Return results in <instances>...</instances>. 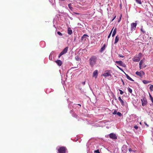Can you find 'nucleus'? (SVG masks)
Returning a JSON list of instances; mask_svg holds the SVG:
<instances>
[{
  "mask_svg": "<svg viewBox=\"0 0 153 153\" xmlns=\"http://www.w3.org/2000/svg\"><path fill=\"white\" fill-rule=\"evenodd\" d=\"M68 6L69 9L71 10H73V8L71 7V4H69L68 5Z\"/></svg>",
  "mask_w": 153,
  "mask_h": 153,
  "instance_id": "412c9836",
  "label": "nucleus"
},
{
  "mask_svg": "<svg viewBox=\"0 0 153 153\" xmlns=\"http://www.w3.org/2000/svg\"><path fill=\"white\" fill-rule=\"evenodd\" d=\"M105 45L104 44L103 45V46L101 48L100 51L101 52H102V51H103L105 49Z\"/></svg>",
  "mask_w": 153,
  "mask_h": 153,
  "instance_id": "dca6fc26",
  "label": "nucleus"
},
{
  "mask_svg": "<svg viewBox=\"0 0 153 153\" xmlns=\"http://www.w3.org/2000/svg\"><path fill=\"white\" fill-rule=\"evenodd\" d=\"M140 59V58L139 57L135 56L132 59V60L134 62H139Z\"/></svg>",
  "mask_w": 153,
  "mask_h": 153,
  "instance_id": "6e6552de",
  "label": "nucleus"
},
{
  "mask_svg": "<svg viewBox=\"0 0 153 153\" xmlns=\"http://www.w3.org/2000/svg\"><path fill=\"white\" fill-rule=\"evenodd\" d=\"M119 91H120V94H123V92L121 90L119 89Z\"/></svg>",
  "mask_w": 153,
  "mask_h": 153,
  "instance_id": "c85d7f7f",
  "label": "nucleus"
},
{
  "mask_svg": "<svg viewBox=\"0 0 153 153\" xmlns=\"http://www.w3.org/2000/svg\"><path fill=\"white\" fill-rule=\"evenodd\" d=\"M139 68L140 69H141V65H140H140H139Z\"/></svg>",
  "mask_w": 153,
  "mask_h": 153,
  "instance_id": "a18cd8bd",
  "label": "nucleus"
},
{
  "mask_svg": "<svg viewBox=\"0 0 153 153\" xmlns=\"http://www.w3.org/2000/svg\"><path fill=\"white\" fill-rule=\"evenodd\" d=\"M75 58H76V60H77V61H78L79 60V59L78 58V56H76Z\"/></svg>",
  "mask_w": 153,
  "mask_h": 153,
  "instance_id": "f704fd0d",
  "label": "nucleus"
},
{
  "mask_svg": "<svg viewBox=\"0 0 153 153\" xmlns=\"http://www.w3.org/2000/svg\"><path fill=\"white\" fill-rule=\"evenodd\" d=\"M117 114L119 117H120L122 115V114L120 112H117Z\"/></svg>",
  "mask_w": 153,
  "mask_h": 153,
  "instance_id": "bb28decb",
  "label": "nucleus"
},
{
  "mask_svg": "<svg viewBox=\"0 0 153 153\" xmlns=\"http://www.w3.org/2000/svg\"><path fill=\"white\" fill-rule=\"evenodd\" d=\"M141 30L142 31V29H141Z\"/></svg>",
  "mask_w": 153,
  "mask_h": 153,
  "instance_id": "864d4df0",
  "label": "nucleus"
},
{
  "mask_svg": "<svg viewBox=\"0 0 153 153\" xmlns=\"http://www.w3.org/2000/svg\"><path fill=\"white\" fill-rule=\"evenodd\" d=\"M119 37L118 36H116L115 38V40L114 43L115 44H116L119 41Z\"/></svg>",
  "mask_w": 153,
  "mask_h": 153,
  "instance_id": "2eb2a0df",
  "label": "nucleus"
},
{
  "mask_svg": "<svg viewBox=\"0 0 153 153\" xmlns=\"http://www.w3.org/2000/svg\"><path fill=\"white\" fill-rule=\"evenodd\" d=\"M68 47H65L61 52V53L63 55L66 53L68 51Z\"/></svg>",
  "mask_w": 153,
  "mask_h": 153,
  "instance_id": "9d476101",
  "label": "nucleus"
},
{
  "mask_svg": "<svg viewBox=\"0 0 153 153\" xmlns=\"http://www.w3.org/2000/svg\"><path fill=\"white\" fill-rule=\"evenodd\" d=\"M116 63L121 66L123 64V62L121 61H116Z\"/></svg>",
  "mask_w": 153,
  "mask_h": 153,
  "instance_id": "6ab92c4d",
  "label": "nucleus"
},
{
  "mask_svg": "<svg viewBox=\"0 0 153 153\" xmlns=\"http://www.w3.org/2000/svg\"><path fill=\"white\" fill-rule=\"evenodd\" d=\"M116 30H117V29L116 28H115L114 29V31H113L112 34V37H114L116 33Z\"/></svg>",
  "mask_w": 153,
  "mask_h": 153,
  "instance_id": "a211bd4d",
  "label": "nucleus"
},
{
  "mask_svg": "<svg viewBox=\"0 0 153 153\" xmlns=\"http://www.w3.org/2000/svg\"><path fill=\"white\" fill-rule=\"evenodd\" d=\"M121 66H122L123 67H124L125 66V64L123 63V64L122 65H121Z\"/></svg>",
  "mask_w": 153,
  "mask_h": 153,
  "instance_id": "58836bf2",
  "label": "nucleus"
},
{
  "mask_svg": "<svg viewBox=\"0 0 153 153\" xmlns=\"http://www.w3.org/2000/svg\"><path fill=\"white\" fill-rule=\"evenodd\" d=\"M82 84L83 85H85V81H84V82H82Z\"/></svg>",
  "mask_w": 153,
  "mask_h": 153,
  "instance_id": "a19ab883",
  "label": "nucleus"
},
{
  "mask_svg": "<svg viewBox=\"0 0 153 153\" xmlns=\"http://www.w3.org/2000/svg\"><path fill=\"white\" fill-rule=\"evenodd\" d=\"M150 98L151 100V101L153 103V98L151 95H150Z\"/></svg>",
  "mask_w": 153,
  "mask_h": 153,
  "instance_id": "7c9ffc66",
  "label": "nucleus"
},
{
  "mask_svg": "<svg viewBox=\"0 0 153 153\" xmlns=\"http://www.w3.org/2000/svg\"><path fill=\"white\" fill-rule=\"evenodd\" d=\"M122 99H121V97H118V100L120 101V100H121Z\"/></svg>",
  "mask_w": 153,
  "mask_h": 153,
  "instance_id": "ea45409f",
  "label": "nucleus"
},
{
  "mask_svg": "<svg viewBox=\"0 0 153 153\" xmlns=\"http://www.w3.org/2000/svg\"><path fill=\"white\" fill-rule=\"evenodd\" d=\"M103 75L105 77H107L109 76H111V74L109 72H107L104 73L103 74Z\"/></svg>",
  "mask_w": 153,
  "mask_h": 153,
  "instance_id": "f8f14e48",
  "label": "nucleus"
},
{
  "mask_svg": "<svg viewBox=\"0 0 153 153\" xmlns=\"http://www.w3.org/2000/svg\"><path fill=\"white\" fill-rule=\"evenodd\" d=\"M135 74L141 78H142L143 75H145L144 72L142 71H141L139 72L137 71Z\"/></svg>",
  "mask_w": 153,
  "mask_h": 153,
  "instance_id": "7ed1b4c3",
  "label": "nucleus"
},
{
  "mask_svg": "<svg viewBox=\"0 0 153 153\" xmlns=\"http://www.w3.org/2000/svg\"><path fill=\"white\" fill-rule=\"evenodd\" d=\"M74 13L75 14H79L78 13Z\"/></svg>",
  "mask_w": 153,
  "mask_h": 153,
  "instance_id": "37998d69",
  "label": "nucleus"
},
{
  "mask_svg": "<svg viewBox=\"0 0 153 153\" xmlns=\"http://www.w3.org/2000/svg\"><path fill=\"white\" fill-rule=\"evenodd\" d=\"M128 150L127 146L126 145H123L122 148V153H126Z\"/></svg>",
  "mask_w": 153,
  "mask_h": 153,
  "instance_id": "20e7f679",
  "label": "nucleus"
},
{
  "mask_svg": "<svg viewBox=\"0 0 153 153\" xmlns=\"http://www.w3.org/2000/svg\"><path fill=\"white\" fill-rule=\"evenodd\" d=\"M129 152H131V151H132V150L131 149H129Z\"/></svg>",
  "mask_w": 153,
  "mask_h": 153,
  "instance_id": "79ce46f5",
  "label": "nucleus"
},
{
  "mask_svg": "<svg viewBox=\"0 0 153 153\" xmlns=\"http://www.w3.org/2000/svg\"><path fill=\"white\" fill-rule=\"evenodd\" d=\"M94 152L96 153H100V152H99V150H95Z\"/></svg>",
  "mask_w": 153,
  "mask_h": 153,
  "instance_id": "72a5a7b5",
  "label": "nucleus"
},
{
  "mask_svg": "<svg viewBox=\"0 0 153 153\" xmlns=\"http://www.w3.org/2000/svg\"><path fill=\"white\" fill-rule=\"evenodd\" d=\"M97 58L95 56H92L89 59V64L92 67H93L96 64Z\"/></svg>",
  "mask_w": 153,
  "mask_h": 153,
  "instance_id": "f257e3e1",
  "label": "nucleus"
},
{
  "mask_svg": "<svg viewBox=\"0 0 153 153\" xmlns=\"http://www.w3.org/2000/svg\"><path fill=\"white\" fill-rule=\"evenodd\" d=\"M134 128L136 129H137L138 128V127L137 126H134Z\"/></svg>",
  "mask_w": 153,
  "mask_h": 153,
  "instance_id": "e433bc0d",
  "label": "nucleus"
},
{
  "mask_svg": "<svg viewBox=\"0 0 153 153\" xmlns=\"http://www.w3.org/2000/svg\"><path fill=\"white\" fill-rule=\"evenodd\" d=\"M121 19V18H120V19H119V21H118V22H120V20Z\"/></svg>",
  "mask_w": 153,
  "mask_h": 153,
  "instance_id": "49530a36",
  "label": "nucleus"
},
{
  "mask_svg": "<svg viewBox=\"0 0 153 153\" xmlns=\"http://www.w3.org/2000/svg\"><path fill=\"white\" fill-rule=\"evenodd\" d=\"M109 136L111 138L113 139H116L117 138V136L115 134L111 133L109 134Z\"/></svg>",
  "mask_w": 153,
  "mask_h": 153,
  "instance_id": "0eeeda50",
  "label": "nucleus"
},
{
  "mask_svg": "<svg viewBox=\"0 0 153 153\" xmlns=\"http://www.w3.org/2000/svg\"><path fill=\"white\" fill-rule=\"evenodd\" d=\"M98 75V70H96L94 71L93 74V76L96 78Z\"/></svg>",
  "mask_w": 153,
  "mask_h": 153,
  "instance_id": "1a4fd4ad",
  "label": "nucleus"
},
{
  "mask_svg": "<svg viewBox=\"0 0 153 153\" xmlns=\"http://www.w3.org/2000/svg\"><path fill=\"white\" fill-rule=\"evenodd\" d=\"M144 58L143 59H142L140 61V62H139V65L140 66V65H142L143 63L144 62Z\"/></svg>",
  "mask_w": 153,
  "mask_h": 153,
  "instance_id": "aec40b11",
  "label": "nucleus"
},
{
  "mask_svg": "<svg viewBox=\"0 0 153 153\" xmlns=\"http://www.w3.org/2000/svg\"><path fill=\"white\" fill-rule=\"evenodd\" d=\"M139 56H142V53H140L138 54Z\"/></svg>",
  "mask_w": 153,
  "mask_h": 153,
  "instance_id": "4c0bfd02",
  "label": "nucleus"
},
{
  "mask_svg": "<svg viewBox=\"0 0 153 153\" xmlns=\"http://www.w3.org/2000/svg\"><path fill=\"white\" fill-rule=\"evenodd\" d=\"M62 55H63L62 54L61 52L58 56V58H59L60 57V56Z\"/></svg>",
  "mask_w": 153,
  "mask_h": 153,
  "instance_id": "473e14b6",
  "label": "nucleus"
},
{
  "mask_svg": "<svg viewBox=\"0 0 153 153\" xmlns=\"http://www.w3.org/2000/svg\"><path fill=\"white\" fill-rule=\"evenodd\" d=\"M88 35H87L86 34H85L82 36V37L81 39L82 40H83L84 39V40H85L86 39L88 38Z\"/></svg>",
  "mask_w": 153,
  "mask_h": 153,
  "instance_id": "9b49d317",
  "label": "nucleus"
},
{
  "mask_svg": "<svg viewBox=\"0 0 153 153\" xmlns=\"http://www.w3.org/2000/svg\"><path fill=\"white\" fill-rule=\"evenodd\" d=\"M49 59L50 60H52V55L51 53L50 54L49 56Z\"/></svg>",
  "mask_w": 153,
  "mask_h": 153,
  "instance_id": "cd10ccee",
  "label": "nucleus"
},
{
  "mask_svg": "<svg viewBox=\"0 0 153 153\" xmlns=\"http://www.w3.org/2000/svg\"><path fill=\"white\" fill-rule=\"evenodd\" d=\"M143 83L144 84H146L149 83L150 82L146 80H143Z\"/></svg>",
  "mask_w": 153,
  "mask_h": 153,
  "instance_id": "4be33fe9",
  "label": "nucleus"
},
{
  "mask_svg": "<svg viewBox=\"0 0 153 153\" xmlns=\"http://www.w3.org/2000/svg\"><path fill=\"white\" fill-rule=\"evenodd\" d=\"M128 91L130 93H131L132 92V90L130 88H128Z\"/></svg>",
  "mask_w": 153,
  "mask_h": 153,
  "instance_id": "a878e982",
  "label": "nucleus"
},
{
  "mask_svg": "<svg viewBox=\"0 0 153 153\" xmlns=\"http://www.w3.org/2000/svg\"><path fill=\"white\" fill-rule=\"evenodd\" d=\"M153 85H151L149 87V89L150 91H153Z\"/></svg>",
  "mask_w": 153,
  "mask_h": 153,
  "instance_id": "b1692460",
  "label": "nucleus"
},
{
  "mask_svg": "<svg viewBox=\"0 0 153 153\" xmlns=\"http://www.w3.org/2000/svg\"><path fill=\"white\" fill-rule=\"evenodd\" d=\"M78 105H79L80 106H81V105L80 104H78Z\"/></svg>",
  "mask_w": 153,
  "mask_h": 153,
  "instance_id": "8fccbe9b",
  "label": "nucleus"
},
{
  "mask_svg": "<svg viewBox=\"0 0 153 153\" xmlns=\"http://www.w3.org/2000/svg\"><path fill=\"white\" fill-rule=\"evenodd\" d=\"M72 111V110H71V111Z\"/></svg>",
  "mask_w": 153,
  "mask_h": 153,
  "instance_id": "5fc2aeb1",
  "label": "nucleus"
},
{
  "mask_svg": "<svg viewBox=\"0 0 153 153\" xmlns=\"http://www.w3.org/2000/svg\"><path fill=\"white\" fill-rule=\"evenodd\" d=\"M120 101L122 105H124V102L122 100H120Z\"/></svg>",
  "mask_w": 153,
  "mask_h": 153,
  "instance_id": "393cba45",
  "label": "nucleus"
},
{
  "mask_svg": "<svg viewBox=\"0 0 153 153\" xmlns=\"http://www.w3.org/2000/svg\"><path fill=\"white\" fill-rule=\"evenodd\" d=\"M141 101L142 102V105L143 106H145L147 104V102L146 98H143V99L141 100Z\"/></svg>",
  "mask_w": 153,
  "mask_h": 153,
  "instance_id": "423d86ee",
  "label": "nucleus"
},
{
  "mask_svg": "<svg viewBox=\"0 0 153 153\" xmlns=\"http://www.w3.org/2000/svg\"><path fill=\"white\" fill-rule=\"evenodd\" d=\"M53 26L55 27V25H53Z\"/></svg>",
  "mask_w": 153,
  "mask_h": 153,
  "instance_id": "603ef678",
  "label": "nucleus"
},
{
  "mask_svg": "<svg viewBox=\"0 0 153 153\" xmlns=\"http://www.w3.org/2000/svg\"><path fill=\"white\" fill-rule=\"evenodd\" d=\"M115 17H116V16H115L114 17V18L112 20V21H113V20L115 19Z\"/></svg>",
  "mask_w": 153,
  "mask_h": 153,
  "instance_id": "c03bdc74",
  "label": "nucleus"
},
{
  "mask_svg": "<svg viewBox=\"0 0 153 153\" xmlns=\"http://www.w3.org/2000/svg\"><path fill=\"white\" fill-rule=\"evenodd\" d=\"M70 106V105H68V107H69Z\"/></svg>",
  "mask_w": 153,
  "mask_h": 153,
  "instance_id": "3c124183",
  "label": "nucleus"
},
{
  "mask_svg": "<svg viewBox=\"0 0 153 153\" xmlns=\"http://www.w3.org/2000/svg\"><path fill=\"white\" fill-rule=\"evenodd\" d=\"M55 62L57 63L58 65L59 66H60L62 64V61L59 60H57L55 61Z\"/></svg>",
  "mask_w": 153,
  "mask_h": 153,
  "instance_id": "ddd939ff",
  "label": "nucleus"
},
{
  "mask_svg": "<svg viewBox=\"0 0 153 153\" xmlns=\"http://www.w3.org/2000/svg\"><path fill=\"white\" fill-rule=\"evenodd\" d=\"M137 24L136 23H133L131 24V30L133 31L136 28Z\"/></svg>",
  "mask_w": 153,
  "mask_h": 153,
  "instance_id": "39448f33",
  "label": "nucleus"
},
{
  "mask_svg": "<svg viewBox=\"0 0 153 153\" xmlns=\"http://www.w3.org/2000/svg\"><path fill=\"white\" fill-rule=\"evenodd\" d=\"M58 153H67V149L64 147H60L58 149Z\"/></svg>",
  "mask_w": 153,
  "mask_h": 153,
  "instance_id": "f03ea898",
  "label": "nucleus"
},
{
  "mask_svg": "<svg viewBox=\"0 0 153 153\" xmlns=\"http://www.w3.org/2000/svg\"><path fill=\"white\" fill-rule=\"evenodd\" d=\"M119 56L120 57H124V56L121 54H119Z\"/></svg>",
  "mask_w": 153,
  "mask_h": 153,
  "instance_id": "c9c22d12",
  "label": "nucleus"
},
{
  "mask_svg": "<svg viewBox=\"0 0 153 153\" xmlns=\"http://www.w3.org/2000/svg\"><path fill=\"white\" fill-rule=\"evenodd\" d=\"M70 19H71V20H72L73 19V18H72V17H70Z\"/></svg>",
  "mask_w": 153,
  "mask_h": 153,
  "instance_id": "09e8293b",
  "label": "nucleus"
},
{
  "mask_svg": "<svg viewBox=\"0 0 153 153\" xmlns=\"http://www.w3.org/2000/svg\"><path fill=\"white\" fill-rule=\"evenodd\" d=\"M117 67L119 69H120V70H121V69L118 66H117Z\"/></svg>",
  "mask_w": 153,
  "mask_h": 153,
  "instance_id": "de8ad7c7",
  "label": "nucleus"
},
{
  "mask_svg": "<svg viewBox=\"0 0 153 153\" xmlns=\"http://www.w3.org/2000/svg\"><path fill=\"white\" fill-rule=\"evenodd\" d=\"M113 29H114V27L112 29V30H111V32H110V33L109 34V35H108V39H109L110 37L111 36V33H112V31H113Z\"/></svg>",
  "mask_w": 153,
  "mask_h": 153,
  "instance_id": "5701e85b",
  "label": "nucleus"
},
{
  "mask_svg": "<svg viewBox=\"0 0 153 153\" xmlns=\"http://www.w3.org/2000/svg\"><path fill=\"white\" fill-rule=\"evenodd\" d=\"M126 76L127 78L132 81H134V80H133L132 78H131L128 74H126Z\"/></svg>",
  "mask_w": 153,
  "mask_h": 153,
  "instance_id": "f3484780",
  "label": "nucleus"
},
{
  "mask_svg": "<svg viewBox=\"0 0 153 153\" xmlns=\"http://www.w3.org/2000/svg\"><path fill=\"white\" fill-rule=\"evenodd\" d=\"M117 111H116V110H115L114 112H113V114H117Z\"/></svg>",
  "mask_w": 153,
  "mask_h": 153,
  "instance_id": "2f4dec72",
  "label": "nucleus"
},
{
  "mask_svg": "<svg viewBox=\"0 0 153 153\" xmlns=\"http://www.w3.org/2000/svg\"><path fill=\"white\" fill-rule=\"evenodd\" d=\"M68 33L69 35H71L72 33V31L70 27L68 28Z\"/></svg>",
  "mask_w": 153,
  "mask_h": 153,
  "instance_id": "4468645a",
  "label": "nucleus"
},
{
  "mask_svg": "<svg viewBox=\"0 0 153 153\" xmlns=\"http://www.w3.org/2000/svg\"><path fill=\"white\" fill-rule=\"evenodd\" d=\"M57 34L59 36H62V34L60 32L58 31L57 33Z\"/></svg>",
  "mask_w": 153,
  "mask_h": 153,
  "instance_id": "c756f323",
  "label": "nucleus"
}]
</instances>
